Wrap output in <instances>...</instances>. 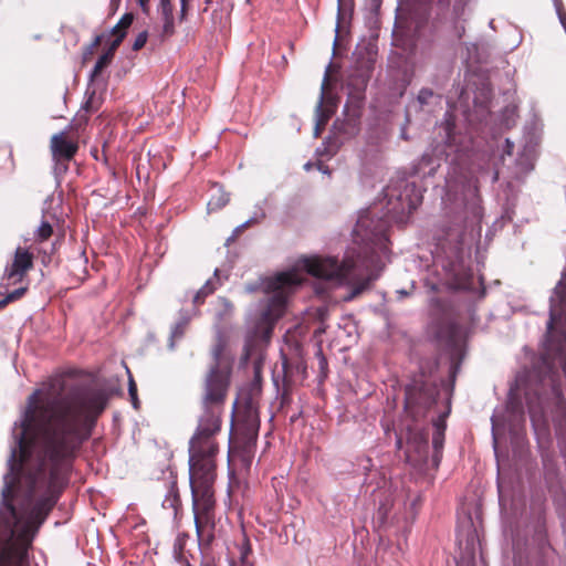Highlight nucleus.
Wrapping results in <instances>:
<instances>
[{
    "label": "nucleus",
    "mask_w": 566,
    "mask_h": 566,
    "mask_svg": "<svg viewBox=\"0 0 566 566\" xmlns=\"http://www.w3.org/2000/svg\"><path fill=\"white\" fill-rule=\"evenodd\" d=\"M103 389L61 379L34 390L12 428L0 501V566H30L32 542L59 501L71 462L107 405Z\"/></svg>",
    "instance_id": "obj_1"
},
{
    "label": "nucleus",
    "mask_w": 566,
    "mask_h": 566,
    "mask_svg": "<svg viewBox=\"0 0 566 566\" xmlns=\"http://www.w3.org/2000/svg\"><path fill=\"white\" fill-rule=\"evenodd\" d=\"M382 193V199L358 213L353 230L357 249L347 251L340 262L334 256H313L303 261L308 274L337 284L352 285L346 301L358 296L378 279L389 256L387 232L390 222H402L422 199L417 186L406 179L390 182Z\"/></svg>",
    "instance_id": "obj_2"
},
{
    "label": "nucleus",
    "mask_w": 566,
    "mask_h": 566,
    "mask_svg": "<svg viewBox=\"0 0 566 566\" xmlns=\"http://www.w3.org/2000/svg\"><path fill=\"white\" fill-rule=\"evenodd\" d=\"M443 218L434 232L433 265L451 290L476 291L482 285L470 266L471 250L481 237L483 209L478 180L451 166L442 196Z\"/></svg>",
    "instance_id": "obj_3"
},
{
    "label": "nucleus",
    "mask_w": 566,
    "mask_h": 566,
    "mask_svg": "<svg viewBox=\"0 0 566 566\" xmlns=\"http://www.w3.org/2000/svg\"><path fill=\"white\" fill-rule=\"evenodd\" d=\"M217 444L189 446V484L197 534L213 525Z\"/></svg>",
    "instance_id": "obj_4"
},
{
    "label": "nucleus",
    "mask_w": 566,
    "mask_h": 566,
    "mask_svg": "<svg viewBox=\"0 0 566 566\" xmlns=\"http://www.w3.org/2000/svg\"><path fill=\"white\" fill-rule=\"evenodd\" d=\"M302 282L303 277L297 272L287 271L245 285L247 293L262 290L268 294V297L259 304L254 315L253 328L256 334L270 336L275 322L285 311L287 294Z\"/></svg>",
    "instance_id": "obj_5"
},
{
    "label": "nucleus",
    "mask_w": 566,
    "mask_h": 566,
    "mask_svg": "<svg viewBox=\"0 0 566 566\" xmlns=\"http://www.w3.org/2000/svg\"><path fill=\"white\" fill-rule=\"evenodd\" d=\"M220 354L221 346L218 345L212 350L214 366L211 367L206 378L203 413L199 419L196 433L189 441V446L217 444L213 436L220 430V407L224 401L230 378L229 369H222L219 366Z\"/></svg>",
    "instance_id": "obj_6"
},
{
    "label": "nucleus",
    "mask_w": 566,
    "mask_h": 566,
    "mask_svg": "<svg viewBox=\"0 0 566 566\" xmlns=\"http://www.w3.org/2000/svg\"><path fill=\"white\" fill-rule=\"evenodd\" d=\"M440 132L444 135L441 143L423 153L421 158L413 166L412 174L421 178L431 177L436 174L443 158L454 154L453 160H462L472 147V140L467 135H460L454 132V125L447 119L440 126Z\"/></svg>",
    "instance_id": "obj_7"
},
{
    "label": "nucleus",
    "mask_w": 566,
    "mask_h": 566,
    "mask_svg": "<svg viewBox=\"0 0 566 566\" xmlns=\"http://www.w3.org/2000/svg\"><path fill=\"white\" fill-rule=\"evenodd\" d=\"M438 387L423 379H415L406 387L405 409L415 418L422 417L437 402Z\"/></svg>",
    "instance_id": "obj_8"
},
{
    "label": "nucleus",
    "mask_w": 566,
    "mask_h": 566,
    "mask_svg": "<svg viewBox=\"0 0 566 566\" xmlns=\"http://www.w3.org/2000/svg\"><path fill=\"white\" fill-rule=\"evenodd\" d=\"M542 124L539 119L534 117L524 130L525 143L515 160L514 170L512 172L515 179H522L534 168L536 158V147L541 139Z\"/></svg>",
    "instance_id": "obj_9"
},
{
    "label": "nucleus",
    "mask_w": 566,
    "mask_h": 566,
    "mask_svg": "<svg viewBox=\"0 0 566 566\" xmlns=\"http://www.w3.org/2000/svg\"><path fill=\"white\" fill-rule=\"evenodd\" d=\"M33 265V255L27 249L18 248L11 264L6 266L3 280L8 283L20 282Z\"/></svg>",
    "instance_id": "obj_10"
},
{
    "label": "nucleus",
    "mask_w": 566,
    "mask_h": 566,
    "mask_svg": "<svg viewBox=\"0 0 566 566\" xmlns=\"http://www.w3.org/2000/svg\"><path fill=\"white\" fill-rule=\"evenodd\" d=\"M51 151L55 161H69L77 151V145L65 138L64 132L54 134L51 138Z\"/></svg>",
    "instance_id": "obj_11"
},
{
    "label": "nucleus",
    "mask_w": 566,
    "mask_h": 566,
    "mask_svg": "<svg viewBox=\"0 0 566 566\" xmlns=\"http://www.w3.org/2000/svg\"><path fill=\"white\" fill-rule=\"evenodd\" d=\"M353 473L356 476L363 478V484H373L378 476V470L373 463L371 458L365 455L356 459L353 464Z\"/></svg>",
    "instance_id": "obj_12"
},
{
    "label": "nucleus",
    "mask_w": 566,
    "mask_h": 566,
    "mask_svg": "<svg viewBox=\"0 0 566 566\" xmlns=\"http://www.w3.org/2000/svg\"><path fill=\"white\" fill-rule=\"evenodd\" d=\"M158 13L163 21L161 36L170 38L175 34V18L171 0H160Z\"/></svg>",
    "instance_id": "obj_13"
},
{
    "label": "nucleus",
    "mask_w": 566,
    "mask_h": 566,
    "mask_svg": "<svg viewBox=\"0 0 566 566\" xmlns=\"http://www.w3.org/2000/svg\"><path fill=\"white\" fill-rule=\"evenodd\" d=\"M197 314V310L192 308L191 311L181 310L179 312V318L171 328L170 338H169V348H175V342L180 339L186 331L187 325L189 324L191 317Z\"/></svg>",
    "instance_id": "obj_14"
},
{
    "label": "nucleus",
    "mask_w": 566,
    "mask_h": 566,
    "mask_svg": "<svg viewBox=\"0 0 566 566\" xmlns=\"http://www.w3.org/2000/svg\"><path fill=\"white\" fill-rule=\"evenodd\" d=\"M181 502L179 496V491L177 488V482L171 480L168 483L167 492L163 500L161 506L165 510H170L174 518L177 517L178 511L180 509Z\"/></svg>",
    "instance_id": "obj_15"
},
{
    "label": "nucleus",
    "mask_w": 566,
    "mask_h": 566,
    "mask_svg": "<svg viewBox=\"0 0 566 566\" xmlns=\"http://www.w3.org/2000/svg\"><path fill=\"white\" fill-rule=\"evenodd\" d=\"M371 73V65L368 64L367 66L356 70L349 75L348 78V86L352 87L358 95H360L365 88L367 87V84L370 78Z\"/></svg>",
    "instance_id": "obj_16"
},
{
    "label": "nucleus",
    "mask_w": 566,
    "mask_h": 566,
    "mask_svg": "<svg viewBox=\"0 0 566 566\" xmlns=\"http://www.w3.org/2000/svg\"><path fill=\"white\" fill-rule=\"evenodd\" d=\"M221 285L220 270L216 269L213 272V277L206 281L205 285L198 290L193 296L192 302L195 305H199L203 303L205 298L213 293L218 286Z\"/></svg>",
    "instance_id": "obj_17"
},
{
    "label": "nucleus",
    "mask_w": 566,
    "mask_h": 566,
    "mask_svg": "<svg viewBox=\"0 0 566 566\" xmlns=\"http://www.w3.org/2000/svg\"><path fill=\"white\" fill-rule=\"evenodd\" d=\"M449 411H450V408H448L447 412L444 415L440 416L433 422L434 432L432 434V446L434 449V455H437L443 447V439H444L443 432H444V428H446L443 417H446L449 413Z\"/></svg>",
    "instance_id": "obj_18"
},
{
    "label": "nucleus",
    "mask_w": 566,
    "mask_h": 566,
    "mask_svg": "<svg viewBox=\"0 0 566 566\" xmlns=\"http://www.w3.org/2000/svg\"><path fill=\"white\" fill-rule=\"evenodd\" d=\"M212 190L214 193L207 203L208 211L219 210L229 202V195L226 193L219 185H214Z\"/></svg>",
    "instance_id": "obj_19"
},
{
    "label": "nucleus",
    "mask_w": 566,
    "mask_h": 566,
    "mask_svg": "<svg viewBox=\"0 0 566 566\" xmlns=\"http://www.w3.org/2000/svg\"><path fill=\"white\" fill-rule=\"evenodd\" d=\"M324 101V87H322V92L319 95V101L316 105V118H315V136H318L323 127L326 125L329 118V112L323 108Z\"/></svg>",
    "instance_id": "obj_20"
},
{
    "label": "nucleus",
    "mask_w": 566,
    "mask_h": 566,
    "mask_svg": "<svg viewBox=\"0 0 566 566\" xmlns=\"http://www.w3.org/2000/svg\"><path fill=\"white\" fill-rule=\"evenodd\" d=\"M441 102V96L436 94L431 88H421L417 95V103L419 107L438 105Z\"/></svg>",
    "instance_id": "obj_21"
},
{
    "label": "nucleus",
    "mask_w": 566,
    "mask_h": 566,
    "mask_svg": "<svg viewBox=\"0 0 566 566\" xmlns=\"http://www.w3.org/2000/svg\"><path fill=\"white\" fill-rule=\"evenodd\" d=\"M462 334L460 325L453 321H449L446 327V332L441 331L438 335L439 338H443L448 344L454 345Z\"/></svg>",
    "instance_id": "obj_22"
},
{
    "label": "nucleus",
    "mask_w": 566,
    "mask_h": 566,
    "mask_svg": "<svg viewBox=\"0 0 566 566\" xmlns=\"http://www.w3.org/2000/svg\"><path fill=\"white\" fill-rule=\"evenodd\" d=\"M113 57L109 56V53H103L96 61L91 74H90V78L91 81H93L94 78H96L101 72L107 67L111 62H112Z\"/></svg>",
    "instance_id": "obj_23"
},
{
    "label": "nucleus",
    "mask_w": 566,
    "mask_h": 566,
    "mask_svg": "<svg viewBox=\"0 0 566 566\" xmlns=\"http://www.w3.org/2000/svg\"><path fill=\"white\" fill-rule=\"evenodd\" d=\"M238 549H239V557H238V560H235L237 563L253 564L249 558L252 551H251V546H250L248 539L244 538L243 542L241 544H239Z\"/></svg>",
    "instance_id": "obj_24"
},
{
    "label": "nucleus",
    "mask_w": 566,
    "mask_h": 566,
    "mask_svg": "<svg viewBox=\"0 0 566 566\" xmlns=\"http://www.w3.org/2000/svg\"><path fill=\"white\" fill-rule=\"evenodd\" d=\"M53 233L52 226L48 221H42L35 230V239L40 242L48 240Z\"/></svg>",
    "instance_id": "obj_25"
},
{
    "label": "nucleus",
    "mask_w": 566,
    "mask_h": 566,
    "mask_svg": "<svg viewBox=\"0 0 566 566\" xmlns=\"http://www.w3.org/2000/svg\"><path fill=\"white\" fill-rule=\"evenodd\" d=\"M25 287H19L10 292L4 298L0 300V308L6 306L10 302L19 300L25 293Z\"/></svg>",
    "instance_id": "obj_26"
},
{
    "label": "nucleus",
    "mask_w": 566,
    "mask_h": 566,
    "mask_svg": "<svg viewBox=\"0 0 566 566\" xmlns=\"http://www.w3.org/2000/svg\"><path fill=\"white\" fill-rule=\"evenodd\" d=\"M218 304L222 310L217 313V317L221 321L224 316L231 313L232 304L226 297H218Z\"/></svg>",
    "instance_id": "obj_27"
},
{
    "label": "nucleus",
    "mask_w": 566,
    "mask_h": 566,
    "mask_svg": "<svg viewBox=\"0 0 566 566\" xmlns=\"http://www.w3.org/2000/svg\"><path fill=\"white\" fill-rule=\"evenodd\" d=\"M103 35H96L93 41L84 49L83 59L86 60L94 53V50L99 45Z\"/></svg>",
    "instance_id": "obj_28"
},
{
    "label": "nucleus",
    "mask_w": 566,
    "mask_h": 566,
    "mask_svg": "<svg viewBox=\"0 0 566 566\" xmlns=\"http://www.w3.org/2000/svg\"><path fill=\"white\" fill-rule=\"evenodd\" d=\"M148 33L147 31L139 32L133 43V50L138 51L140 50L147 42Z\"/></svg>",
    "instance_id": "obj_29"
},
{
    "label": "nucleus",
    "mask_w": 566,
    "mask_h": 566,
    "mask_svg": "<svg viewBox=\"0 0 566 566\" xmlns=\"http://www.w3.org/2000/svg\"><path fill=\"white\" fill-rule=\"evenodd\" d=\"M513 148H514V144L509 138H506L505 142H504L502 154L500 155V160L502 161L503 165L505 163V157L506 156H509V157L512 156Z\"/></svg>",
    "instance_id": "obj_30"
},
{
    "label": "nucleus",
    "mask_w": 566,
    "mask_h": 566,
    "mask_svg": "<svg viewBox=\"0 0 566 566\" xmlns=\"http://www.w3.org/2000/svg\"><path fill=\"white\" fill-rule=\"evenodd\" d=\"M491 421H492L493 448H494L495 457L497 459L499 455H497L496 430H497V427H499V419H497V416L495 413L492 416Z\"/></svg>",
    "instance_id": "obj_31"
},
{
    "label": "nucleus",
    "mask_w": 566,
    "mask_h": 566,
    "mask_svg": "<svg viewBox=\"0 0 566 566\" xmlns=\"http://www.w3.org/2000/svg\"><path fill=\"white\" fill-rule=\"evenodd\" d=\"M124 38H125V32H120V34H118V36L112 41L109 48L105 51V53H109V56L114 57L115 51Z\"/></svg>",
    "instance_id": "obj_32"
},
{
    "label": "nucleus",
    "mask_w": 566,
    "mask_h": 566,
    "mask_svg": "<svg viewBox=\"0 0 566 566\" xmlns=\"http://www.w3.org/2000/svg\"><path fill=\"white\" fill-rule=\"evenodd\" d=\"M128 392H129V396H130V399H132L133 407L135 409H137L138 408L137 388H136V385H135V382H134L132 377L129 378Z\"/></svg>",
    "instance_id": "obj_33"
},
{
    "label": "nucleus",
    "mask_w": 566,
    "mask_h": 566,
    "mask_svg": "<svg viewBox=\"0 0 566 566\" xmlns=\"http://www.w3.org/2000/svg\"><path fill=\"white\" fill-rule=\"evenodd\" d=\"M134 15L133 13H125L120 20L117 22V24L126 32V30L130 27L133 23Z\"/></svg>",
    "instance_id": "obj_34"
},
{
    "label": "nucleus",
    "mask_w": 566,
    "mask_h": 566,
    "mask_svg": "<svg viewBox=\"0 0 566 566\" xmlns=\"http://www.w3.org/2000/svg\"><path fill=\"white\" fill-rule=\"evenodd\" d=\"M468 0H457L453 6V11L458 18H460L463 13L464 6L467 4Z\"/></svg>",
    "instance_id": "obj_35"
},
{
    "label": "nucleus",
    "mask_w": 566,
    "mask_h": 566,
    "mask_svg": "<svg viewBox=\"0 0 566 566\" xmlns=\"http://www.w3.org/2000/svg\"><path fill=\"white\" fill-rule=\"evenodd\" d=\"M265 217V213L262 211L259 214L253 216L252 218L248 219L245 222L241 223L244 228L249 227L251 223L259 222Z\"/></svg>",
    "instance_id": "obj_36"
},
{
    "label": "nucleus",
    "mask_w": 566,
    "mask_h": 566,
    "mask_svg": "<svg viewBox=\"0 0 566 566\" xmlns=\"http://www.w3.org/2000/svg\"><path fill=\"white\" fill-rule=\"evenodd\" d=\"M187 6H188V0H180V14H179L180 21H184L186 19Z\"/></svg>",
    "instance_id": "obj_37"
},
{
    "label": "nucleus",
    "mask_w": 566,
    "mask_h": 566,
    "mask_svg": "<svg viewBox=\"0 0 566 566\" xmlns=\"http://www.w3.org/2000/svg\"><path fill=\"white\" fill-rule=\"evenodd\" d=\"M427 447V440L423 439L422 437L419 438V440H415V450L418 451V452H421L422 450H424Z\"/></svg>",
    "instance_id": "obj_38"
},
{
    "label": "nucleus",
    "mask_w": 566,
    "mask_h": 566,
    "mask_svg": "<svg viewBox=\"0 0 566 566\" xmlns=\"http://www.w3.org/2000/svg\"><path fill=\"white\" fill-rule=\"evenodd\" d=\"M459 368H460L459 363L452 361V364L450 366V377H451L452 381H454Z\"/></svg>",
    "instance_id": "obj_39"
},
{
    "label": "nucleus",
    "mask_w": 566,
    "mask_h": 566,
    "mask_svg": "<svg viewBox=\"0 0 566 566\" xmlns=\"http://www.w3.org/2000/svg\"><path fill=\"white\" fill-rule=\"evenodd\" d=\"M120 32H125V31H124V30H122V28H120L118 24L114 25V27L111 29V33H112L113 35H115V38H117V36H118V34H120Z\"/></svg>",
    "instance_id": "obj_40"
},
{
    "label": "nucleus",
    "mask_w": 566,
    "mask_h": 566,
    "mask_svg": "<svg viewBox=\"0 0 566 566\" xmlns=\"http://www.w3.org/2000/svg\"><path fill=\"white\" fill-rule=\"evenodd\" d=\"M317 169L322 172V174H325V175H329L331 174V170L328 169L327 166H324L323 164H317Z\"/></svg>",
    "instance_id": "obj_41"
},
{
    "label": "nucleus",
    "mask_w": 566,
    "mask_h": 566,
    "mask_svg": "<svg viewBox=\"0 0 566 566\" xmlns=\"http://www.w3.org/2000/svg\"><path fill=\"white\" fill-rule=\"evenodd\" d=\"M500 174H501V171L499 169L493 170L491 174V181L492 182L497 181Z\"/></svg>",
    "instance_id": "obj_42"
},
{
    "label": "nucleus",
    "mask_w": 566,
    "mask_h": 566,
    "mask_svg": "<svg viewBox=\"0 0 566 566\" xmlns=\"http://www.w3.org/2000/svg\"><path fill=\"white\" fill-rule=\"evenodd\" d=\"M67 169V167L63 164H60V161H56L55 165V171L64 172Z\"/></svg>",
    "instance_id": "obj_43"
},
{
    "label": "nucleus",
    "mask_w": 566,
    "mask_h": 566,
    "mask_svg": "<svg viewBox=\"0 0 566 566\" xmlns=\"http://www.w3.org/2000/svg\"><path fill=\"white\" fill-rule=\"evenodd\" d=\"M138 4L143 9V11H146L148 8L149 0H137Z\"/></svg>",
    "instance_id": "obj_44"
},
{
    "label": "nucleus",
    "mask_w": 566,
    "mask_h": 566,
    "mask_svg": "<svg viewBox=\"0 0 566 566\" xmlns=\"http://www.w3.org/2000/svg\"><path fill=\"white\" fill-rule=\"evenodd\" d=\"M244 229V227L242 224H239L234 230H233V234L232 237L229 238V240L233 239L235 235H238L242 230Z\"/></svg>",
    "instance_id": "obj_45"
},
{
    "label": "nucleus",
    "mask_w": 566,
    "mask_h": 566,
    "mask_svg": "<svg viewBox=\"0 0 566 566\" xmlns=\"http://www.w3.org/2000/svg\"><path fill=\"white\" fill-rule=\"evenodd\" d=\"M229 566H253V564H240V563H237L234 559H231L229 562Z\"/></svg>",
    "instance_id": "obj_46"
},
{
    "label": "nucleus",
    "mask_w": 566,
    "mask_h": 566,
    "mask_svg": "<svg viewBox=\"0 0 566 566\" xmlns=\"http://www.w3.org/2000/svg\"><path fill=\"white\" fill-rule=\"evenodd\" d=\"M313 166H314V165H313L312 163H310V161H308V163H306V164L304 165V169H305L306 171H310V170L313 168Z\"/></svg>",
    "instance_id": "obj_47"
},
{
    "label": "nucleus",
    "mask_w": 566,
    "mask_h": 566,
    "mask_svg": "<svg viewBox=\"0 0 566 566\" xmlns=\"http://www.w3.org/2000/svg\"><path fill=\"white\" fill-rule=\"evenodd\" d=\"M455 29H457V31H458V36H459V38H462V33L464 32V28H463V27H461V28L459 29V27H455Z\"/></svg>",
    "instance_id": "obj_48"
},
{
    "label": "nucleus",
    "mask_w": 566,
    "mask_h": 566,
    "mask_svg": "<svg viewBox=\"0 0 566 566\" xmlns=\"http://www.w3.org/2000/svg\"><path fill=\"white\" fill-rule=\"evenodd\" d=\"M338 30H339V25L337 24L336 28H335V31H336V34L338 33ZM337 44V35L335 36L334 39V43H333V46L335 48Z\"/></svg>",
    "instance_id": "obj_49"
},
{
    "label": "nucleus",
    "mask_w": 566,
    "mask_h": 566,
    "mask_svg": "<svg viewBox=\"0 0 566 566\" xmlns=\"http://www.w3.org/2000/svg\"><path fill=\"white\" fill-rule=\"evenodd\" d=\"M400 136H401V138H403V139H406V140L408 139V136H407V134H406V128H405V127L401 129V134H400Z\"/></svg>",
    "instance_id": "obj_50"
},
{
    "label": "nucleus",
    "mask_w": 566,
    "mask_h": 566,
    "mask_svg": "<svg viewBox=\"0 0 566 566\" xmlns=\"http://www.w3.org/2000/svg\"><path fill=\"white\" fill-rule=\"evenodd\" d=\"M397 293H398L401 297H403V296H407V295H408V292H407V291H405V290H399V291H397Z\"/></svg>",
    "instance_id": "obj_51"
},
{
    "label": "nucleus",
    "mask_w": 566,
    "mask_h": 566,
    "mask_svg": "<svg viewBox=\"0 0 566 566\" xmlns=\"http://www.w3.org/2000/svg\"><path fill=\"white\" fill-rule=\"evenodd\" d=\"M397 447H398L399 449H401V448H402V440H401V438H398V439H397Z\"/></svg>",
    "instance_id": "obj_52"
},
{
    "label": "nucleus",
    "mask_w": 566,
    "mask_h": 566,
    "mask_svg": "<svg viewBox=\"0 0 566 566\" xmlns=\"http://www.w3.org/2000/svg\"><path fill=\"white\" fill-rule=\"evenodd\" d=\"M407 444H408V450H407V452H409V451H410V449L413 447V442H411V440L409 439Z\"/></svg>",
    "instance_id": "obj_53"
},
{
    "label": "nucleus",
    "mask_w": 566,
    "mask_h": 566,
    "mask_svg": "<svg viewBox=\"0 0 566 566\" xmlns=\"http://www.w3.org/2000/svg\"><path fill=\"white\" fill-rule=\"evenodd\" d=\"M518 416H520V418L524 421V415H523V412H520V413H518Z\"/></svg>",
    "instance_id": "obj_54"
},
{
    "label": "nucleus",
    "mask_w": 566,
    "mask_h": 566,
    "mask_svg": "<svg viewBox=\"0 0 566 566\" xmlns=\"http://www.w3.org/2000/svg\"><path fill=\"white\" fill-rule=\"evenodd\" d=\"M451 0H440V2L450 3Z\"/></svg>",
    "instance_id": "obj_55"
},
{
    "label": "nucleus",
    "mask_w": 566,
    "mask_h": 566,
    "mask_svg": "<svg viewBox=\"0 0 566 566\" xmlns=\"http://www.w3.org/2000/svg\"><path fill=\"white\" fill-rule=\"evenodd\" d=\"M201 566H214V565H212V564H210V563H206V564H203V565H201Z\"/></svg>",
    "instance_id": "obj_56"
},
{
    "label": "nucleus",
    "mask_w": 566,
    "mask_h": 566,
    "mask_svg": "<svg viewBox=\"0 0 566 566\" xmlns=\"http://www.w3.org/2000/svg\"><path fill=\"white\" fill-rule=\"evenodd\" d=\"M382 510H385V506H384V505L379 507V513H381V512H382Z\"/></svg>",
    "instance_id": "obj_57"
},
{
    "label": "nucleus",
    "mask_w": 566,
    "mask_h": 566,
    "mask_svg": "<svg viewBox=\"0 0 566 566\" xmlns=\"http://www.w3.org/2000/svg\"><path fill=\"white\" fill-rule=\"evenodd\" d=\"M184 566H191L189 563H186Z\"/></svg>",
    "instance_id": "obj_58"
},
{
    "label": "nucleus",
    "mask_w": 566,
    "mask_h": 566,
    "mask_svg": "<svg viewBox=\"0 0 566 566\" xmlns=\"http://www.w3.org/2000/svg\"><path fill=\"white\" fill-rule=\"evenodd\" d=\"M338 2H340V0H338Z\"/></svg>",
    "instance_id": "obj_59"
}]
</instances>
